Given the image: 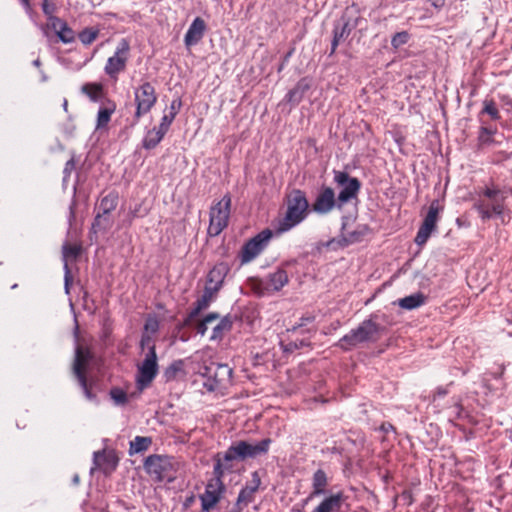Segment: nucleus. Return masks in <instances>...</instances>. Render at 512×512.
Instances as JSON below:
<instances>
[{"mask_svg":"<svg viewBox=\"0 0 512 512\" xmlns=\"http://www.w3.org/2000/svg\"><path fill=\"white\" fill-rule=\"evenodd\" d=\"M183 362L181 360L173 362L165 370V377L167 380L173 379L176 374L182 370Z\"/></svg>","mask_w":512,"mask_h":512,"instance_id":"42","label":"nucleus"},{"mask_svg":"<svg viewBox=\"0 0 512 512\" xmlns=\"http://www.w3.org/2000/svg\"><path fill=\"white\" fill-rule=\"evenodd\" d=\"M229 272L228 264L224 262L217 263L208 273L206 286L215 288L219 292L221 289L224 279Z\"/></svg>","mask_w":512,"mask_h":512,"instance_id":"18","label":"nucleus"},{"mask_svg":"<svg viewBox=\"0 0 512 512\" xmlns=\"http://www.w3.org/2000/svg\"><path fill=\"white\" fill-rule=\"evenodd\" d=\"M111 227V221L109 219V214H103V212H98L94 222L92 224V230L94 233H97L101 230H107Z\"/></svg>","mask_w":512,"mask_h":512,"instance_id":"30","label":"nucleus"},{"mask_svg":"<svg viewBox=\"0 0 512 512\" xmlns=\"http://www.w3.org/2000/svg\"><path fill=\"white\" fill-rule=\"evenodd\" d=\"M115 111V105L112 104L110 107L100 108L97 114V124L96 128L105 127L111 118V115Z\"/></svg>","mask_w":512,"mask_h":512,"instance_id":"32","label":"nucleus"},{"mask_svg":"<svg viewBox=\"0 0 512 512\" xmlns=\"http://www.w3.org/2000/svg\"><path fill=\"white\" fill-rule=\"evenodd\" d=\"M182 106V101L180 98H177V99H173L171 104H170V107H169V113L167 114L168 116H173V119H175L176 115L178 114L180 108Z\"/></svg>","mask_w":512,"mask_h":512,"instance_id":"48","label":"nucleus"},{"mask_svg":"<svg viewBox=\"0 0 512 512\" xmlns=\"http://www.w3.org/2000/svg\"><path fill=\"white\" fill-rule=\"evenodd\" d=\"M272 440L264 438L256 443L238 440L223 453L214 456L213 478L207 483L204 493L200 496L203 511H210L220 500L225 490L222 477L232 472L234 462L246 461L266 455L269 452Z\"/></svg>","mask_w":512,"mask_h":512,"instance_id":"1","label":"nucleus"},{"mask_svg":"<svg viewBox=\"0 0 512 512\" xmlns=\"http://www.w3.org/2000/svg\"><path fill=\"white\" fill-rule=\"evenodd\" d=\"M78 482H79V476H78V475H75V476L73 477V483H74V484H78Z\"/></svg>","mask_w":512,"mask_h":512,"instance_id":"61","label":"nucleus"},{"mask_svg":"<svg viewBox=\"0 0 512 512\" xmlns=\"http://www.w3.org/2000/svg\"><path fill=\"white\" fill-rule=\"evenodd\" d=\"M494 133L491 129L487 127H482L479 133V140L482 143H487L490 141V136Z\"/></svg>","mask_w":512,"mask_h":512,"instance_id":"52","label":"nucleus"},{"mask_svg":"<svg viewBox=\"0 0 512 512\" xmlns=\"http://www.w3.org/2000/svg\"><path fill=\"white\" fill-rule=\"evenodd\" d=\"M442 210L438 200H433L429 206L427 215L425 216L422 225L420 226L415 237V243L419 246L425 244L429 239L431 233L436 228L438 214Z\"/></svg>","mask_w":512,"mask_h":512,"instance_id":"13","label":"nucleus"},{"mask_svg":"<svg viewBox=\"0 0 512 512\" xmlns=\"http://www.w3.org/2000/svg\"><path fill=\"white\" fill-rule=\"evenodd\" d=\"M56 34L63 43H71L75 40V33L66 22Z\"/></svg>","mask_w":512,"mask_h":512,"instance_id":"36","label":"nucleus"},{"mask_svg":"<svg viewBox=\"0 0 512 512\" xmlns=\"http://www.w3.org/2000/svg\"><path fill=\"white\" fill-rule=\"evenodd\" d=\"M346 27L347 25L345 24L340 30L339 29H335L334 31V37H333V41H332V50H331V53H334L335 50H336V47L338 46L339 44V41L347 34L346 32Z\"/></svg>","mask_w":512,"mask_h":512,"instance_id":"46","label":"nucleus"},{"mask_svg":"<svg viewBox=\"0 0 512 512\" xmlns=\"http://www.w3.org/2000/svg\"><path fill=\"white\" fill-rule=\"evenodd\" d=\"M205 31V21L200 17H196L185 34L184 43L186 47L196 45L203 38Z\"/></svg>","mask_w":512,"mask_h":512,"instance_id":"17","label":"nucleus"},{"mask_svg":"<svg viewBox=\"0 0 512 512\" xmlns=\"http://www.w3.org/2000/svg\"><path fill=\"white\" fill-rule=\"evenodd\" d=\"M455 407H456V410H457V411H456V415H457V416H460V413H461V410H462V406L460 405V403H458V402H457V403L455 404Z\"/></svg>","mask_w":512,"mask_h":512,"instance_id":"57","label":"nucleus"},{"mask_svg":"<svg viewBox=\"0 0 512 512\" xmlns=\"http://www.w3.org/2000/svg\"><path fill=\"white\" fill-rule=\"evenodd\" d=\"M309 204L305 194L295 190L287 201L285 216L279 221L278 231L286 232L301 223L307 216Z\"/></svg>","mask_w":512,"mask_h":512,"instance_id":"3","label":"nucleus"},{"mask_svg":"<svg viewBox=\"0 0 512 512\" xmlns=\"http://www.w3.org/2000/svg\"><path fill=\"white\" fill-rule=\"evenodd\" d=\"M90 360V353L78 346L75 351V360L73 364V373L76 376L79 385L81 386L85 397L90 401H96V396L91 392L88 387L85 370Z\"/></svg>","mask_w":512,"mask_h":512,"instance_id":"12","label":"nucleus"},{"mask_svg":"<svg viewBox=\"0 0 512 512\" xmlns=\"http://www.w3.org/2000/svg\"><path fill=\"white\" fill-rule=\"evenodd\" d=\"M72 219H74V211H73V207L71 206L70 207V217H69V221L71 222Z\"/></svg>","mask_w":512,"mask_h":512,"instance_id":"58","label":"nucleus"},{"mask_svg":"<svg viewBox=\"0 0 512 512\" xmlns=\"http://www.w3.org/2000/svg\"><path fill=\"white\" fill-rule=\"evenodd\" d=\"M71 283H72L71 271L68 267V264L65 263L64 264V289H65L66 294H69V292H70Z\"/></svg>","mask_w":512,"mask_h":512,"instance_id":"47","label":"nucleus"},{"mask_svg":"<svg viewBox=\"0 0 512 512\" xmlns=\"http://www.w3.org/2000/svg\"><path fill=\"white\" fill-rule=\"evenodd\" d=\"M309 89L310 82L306 78H303L298 81L295 87L286 94L285 100L292 106H296L301 102Z\"/></svg>","mask_w":512,"mask_h":512,"instance_id":"21","label":"nucleus"},{"mask_svg":"<svg viewBox=\"0 0 512 512\" xmlns=\"http://www.w3.org/2000/svg\"><path fill=\"white\" fill-rule=\"evenodd\" d=\"M129 51V42L124 38L121 39L116 47L113 56L108 58L104 68L105 73L109 77L116 78L120 72L125 70L128 61Z\"/></svg>","mask_w":512,"mask_h":512,"instance_id":"11","label":"nucleus"},{"mask_svg":"<svg viewBox=\"0 0 512 512\" xmlns=\"http://www.w3.org/2000/svg\"><path fill=\"white\" fill-rule=\"evenodd\" d=\"M152 444L150 437L136 436L131 442L129 447V454H137L146 451Z\"/></svg>","mask_w":512,"mask_h":512,"instance_id":"25","label":"nucleus"},{"mask_svg":"<svg viewBox=\"0 0 512 512\" xmlns=\"http://www.w3.org/2000/svg\"><path fill=\"white\" fill-rule=\"evenodd\" d=\"M217 293L218 291H216L215 288H211L205 285L203 294L195 302L194 307L189 312L187 318L184 320V324L187 326L191 325L193 319L198 316L201 311L207 309L215 300Z\"/></svg>","mask_w":512,"mask_h":512,"instance_id":"15","label":"nucleus"},{"mask_svg":"<svg viewBox=\"0 0 512 512\" xmlns=\"http://www.w3.org/2000/svg\"><path fill=\"white\" fill-rule=\"evenodd\" d=\"M134 101L136 111L133 117V125L137 124L140 118L151 111L157 102V94L150 82H143L134 90Z\"/></svg>","mask_w":512,"mask_h":512,"instance_id":"6","label":"nucleus"},{"mask_svg":"<svg viewBox=\"0 0 512 512\" xmlns=\"http://www.w3.org/2000/svg\"><path fill=\"white\" fill-rule=\"evenodd\" d=\"M73 168H74V161L73 160L67 161L65 168H64V173H69Z\"/></svg>","mask_w":512,"mask_h":512,"instance_id":"56","label":"nucleus"},{"mask_svg":"<svg viewBox=\"0 0 512 512\" xmlns=\"http://www.w3.org/2000/svg\"><path fill=\"white\" fill-rule=\"evenodd\" d=\"M47 20L48 26L52 28L55 31V33H57L61 29V26L65 23V21H63L57 16H53Z\"/></svg>","mask_w":512,"mask_h":512,"instance_id":"50","label":"nucleus"},{"mask_svg":"<svg viewBox=\"0 0 512 512\" xmlns=\"http://www.w3.org/2000/svg\"><path fill=\"white\" fill-rule=\"evenodd\" d=\"M174 121L173 119V116H168L167 114H165L162 119H161V122H160V125L158 128H156V130L163 136H165V134L167 133V131L169 130V127L170 125L172 124V122Z\"/></svg>","mask_w":512,"mask_h":512,"instance_id":"45","label":"nucleus"},{"mask_svg":"<svg viewBox=\"0 0 512 512\" xmlns=\"http://www.w3.org/2000/svg\"><path fill=\"white\" fill-rule=\"evenodd\" d=\"M507 192L498 188H486L483 197L474 204V208L483 220L500 216L504 212V201Z\"/></svg>","mask_w":512,"mask_h":512,"instance_id":"4","label":"nucleus"},{"mask_svg":"<svg viewBox=\"0 0 512 512\" xmlns=\"http://www.w3.org/2000/svg\"><path fill=\"white\" fill-rule=\"evenodd\" d=\"M289 282L288 274L283 268L269 273L266 277L259 280V288L263 292H278Z\"/></svg>","mask_w":512,"mask_h":512,"instance_id":"14","label":"nucleus"},{"mask_svg":"<svg viewBox=\"0 0 512 512\" xmlns=\"http://www.w3.org/2000/svg\"><path fill=\"white\" fill-rule=\"evenodd\" d=\"M335 193L332 188H323L316 197L312 208L319 214H327L336 206Z\"/></svg>","mask_w":512,"mask_h":512,"instance_id":"16","label":"nucleus"},{"mask_svg":"<svg viewBox=\"0 0 512 512\" xmlns=\"http://www.w3.org/2000/svg\"><path fill=\"white\" fill-rule=\"evenodd\" d=\"M294 346H295V348L303 347V341H301L299 345L295 343Z\"/></svg>","mask_w":512,"mask_h":512,"instance_id":"63","label":"nucleus"},{"mask_svg":"<svg viewBox=\"0 0 512 512\" xmlns=\"http://www.w3.org/2000/svg\"><path fill=\"white\" fill-rule=\"evenodd\" d=\"M272 235L271 230L265 229L247 241L240 253L241 263L246 264L254 260L267 247Z\"/></svg>","mask_w":512,"mask_h":512,"instance_id":"10","label":"nucleus"},{"mask_svg":"<svg viewBox=\"0 0 512 512\" xmlns=\"http://www.w3.org/2000/svg\"><path fill=\"white\" fill-rule=\"evenodd\" d=\"M144 468L157 481H171L173 479V463L168 456L150 455L145 459Z\"/></svg>","mask_w":512,"mask_h":512,"instance_id":"7","label":"nucleus"},{"mask_svg":"<svg viewBox=\"0 0 512 512\" xmlns=\"http://www.w3.org/2000/svg\"><path fill=\"white\" fill-rule=\"evenodd\" d=\"M220 315L216 312H211L207 314L201 321H198L195 325V329L197 333L201 336H204L207 332L208 325L215 320H218Z\"/></svg>","mask_w":512,"mask_h":512,"instance_id":"31","label":"nucleus"},{"mask_svg":"<svg viewBox=\"0 0 512 512\" xmlns=\"http://www.w3.org/2000/svg\"><path fill=\"white\" fill-rule=\"evenodd\" d=\"M376 316L362 321L356 328L350 330L335 344L343 351H350L360 345L376 342L384 327L375 321Z\"/></svg>","mask_w":512,"mask_h":512,"instance_id":"2","label":"nucleus"},{"mask_svg":"<svg viewBox=\"0 0 512 512\" xmlns=\"http://www.w3.org/2000/svg\"><path fill=\"white\" fill-rule=\"evenodd\" d=\"M41 7H42V11L43 13L45 14V16L47 17V19L55 16V12L57 10V7H56V4L51 1V0H43L42 4H41Z\"/></svg>","mask_w":512,"mask_h":512,"instance_id":"44","label":"nucleus"},{"mask_svg":"<svg viewBox=\"0 0 512 512\" xmlns=\"http://www.w3.org/2000/svg\"><path fill=\"white\" fill-rule=\"evenodd\" d=\"M201 375L207 376L206 381L203 382V387L208 392H213L219 388L220 383L215 379V377L212 374H207L206 371L204 370L203 372H201Z\"/></svg>","mask_w":512,"mask_h":512,"instance_id":"40","label":"nucleus"},{"mask_svg":"<svg viewBox=\"0 0 512 512\" xmlns=\"http://www.w3.org/2000/svg\"><path fill=\"white\" fill-rule=\"evenodd\" d=\"M152 334H149V333H146V332H143L142 335H141V340H140V347L142 349H144L145 347H147L149 349V347L151 345H155L153 343V339H152Z\"/></svg>","mask_w":512,"mask_h":512,"instance_id":"51","label":"nucleus"},{"mask_svg":"<svg viewBox=\"0 0 512 512\" xmlns=\"http://www.w3.org/2000/svg\"><path fill=\"white\" fill-rule=\"evenodd\" d=\"M80 253V247L76 245L65 244L62 248L64 264H68V258H76Z\"/></svg>","mask_w":512,"mask_h":512,"instance_id":"38","label":"nucleus"},{"mask_svg":"<svg viewBox=\"0 0 512 512\" xmlns=\"http://www.w3.org/2000/svg\"><path fill=\"white\" fill-rule=\"evenodd\" d=\"M219 319H220V321L213 328L212 334L210 336L211 341L222 340L224 335L232 329L233 317L231 315L228 314Z\"/></svg>","mask_w":512,"mask_h":512,"instance_id":"23","label":"nucleus"},{"mask_svg":"<svg viewBox=\"0 0 512 512\" xmlns=\"http://www.w3.org/2000/svg\"><path fill=\"white\" fill-rule=\"evenodd\" d=\"M344 502L342 492L325 497L312 512H339Z\"/></svg>","mask_w":512,"mask_h":512,"instance_id":"19","label":"nucleus"},{"mask_svg":"<svg viewBox=\"0 0 512 512\" xmlns=\"http://www.w3.org/2000/svg\"><path fill=\"white\" fill-rule=\"evenodd\" d=\"M82 91L83 93H85L91 100L93 101H97V99L99 98L101 92H102V87L100 84H96V83H87L85 85H83L82 87Z\"/></svg>","mask_w":512,"mask_h":512,"instance_id":"34","label":"nucleus"},{"mask_svg":"<svg viewBox=\"0 0 512 512\" xmlns=\"http://www.w3.org/2000/svg\"><path fill=\"white\" fill-rule=\"evenodd\" d=\"M448 392V387H438L433 394V401H435L437 398L445 397Z\"/></svg>","mask_w":512,"mask_h":512,"instance_id":"53","label":"nucleus"},{"mask_svg":"<svg viewBox=\"0 0 512 512\" xmlns=\"http://www.w3.org/2000/svg\"><path fill=\"white\" fill-rule=\"evenodd\" d=\"M334 181L342 188L337 198L338 208L357 197L361 188L357 178L351 177L347 172L338 171L335 172Z\"/></svg>","mask_w":512,"mask_h":512,"instance_id":"9","label":"nucleus"},{"mask_svg":"<svg viewBox=\"0 0 512 512\" xmlns=\"http://www.w3.org/2000/svg\"><path fill=\"white\" fill-rule=\"evenodd\" d=\"M482 112L488 114L493 120H498L500 118L499 111L493 101H485Z\"/></svg>","mask_w":512,"mask_h":512,"instance_id":"43","label":"nucleus"},{"mask_svg":"<svg viewBox=\"0 0 512 512\" xmlns=\"http://www.w3.org/2000/svg\"><path fill=\"white\" fill-rule=\"evenodd\" d=\"M163 135H161L156 128L149 130L142 141V146L146 150L154 149L163 139Z\"/></svg>","mask_w":512,"mask_h":512,"instance_id":"26","label":"nucleus"},{"mask_svg":"<svg viewBox=\"0 0 512 512\" xmlns=\"http://www.w3.org/2000/svg\"><path fill=\"white\" fill-rule=\"evenodd\" d=\"M20 1H21V4L23 5V7L25 8L26 12L30 13L32 11V8L30 5V0H20Z\"/></svg>","mask_w":512,"mask_h":512,"instance_id":"55","label":"nucleus"},{"mask_svg":"<svg viewBox=\"0 0 512 512\" xmlns=\"http://www.w3.org/2000/svg\"><path fill=\"white\" fill-rule=\"evenodd\" d=\"M110 396L116 405H124L128 400L126 392L120 388H112Z\"/></svg>","mask_w":512,"mask_h":512,"instance_id":"39","label":"nucleus"},{"mask_svg":"<svg viewBox=\"0 0 512 512\" xmlns=\"http://www.w3.org/2000/svg\"><path fill=\"white\" fill-rule=\"evenodd\" d=\"M203 369L207 374H212L220 385L229 382L233 373L232 369L227 364L212 363L210 366H205Z\"/></svg>","mask_w":512,"mask_h":512,"instance_id":"22","label":"nucleus"},{"mask_svg":"<svg viewBox=\"0 0 512 512\" xmlns=\"http://www.w3.org/2000/svg\"><path fill=\"white\" fill-rule=\"evenodd\" d=\"M93 462L96 467L101 468L104 463L111 464L113 467L116 466V461L112 455H107L105 452H94Z\"/></svg>","mask_w":512,"mask_h":512,"instance_id":"33","label":"nucleus"},{"mask_svg":"<svg viewBox=\"0 0 512 512\" xmlns=\"http://www.w3.org/2000/svg\"><path fill=\"white\" fill-rule=\"evenodd\" d=\"M159 330V321L155 316H149L144 324L143 332L154 335Z\"/></svg>","mask_w":512,"mask_h":512,"instance_id":"41","label":"nucleus"},{"mask_svg":"<svg viewBox=\"0 0 512 512\" xmlns=\"http://www.w3.org/2000/svg\"><path fill=\"white\" fill-rule=\"evenodd\" d=\"M67 105H68L67 100H64L63 108H64V109H67Z\"/></svg>","mask_w":512,"mask_h":512,"instance_id":"64","label":"nucleus"},{"mask_svg":"<svg viewBox=\"0 0 512 512\" xmlns=\"http://www.w3.org/2000/svg\"><path fill=\"white\" fill-rule=\"evenodd\" d=\"M410 40V34L407 31L397 32L392 36L391 46L394 49H398L399 47L405 45Z\"/></svg>","mask_w":512,"mask_h":512,"instance_id":"37","label":"nucleus"},{"mask_svg":"<svg viewBox=\"0 0 512 512\" xmlns=\"http://www.w3.org/2000/svg\"><path fill=\"white\" fill-rule=\"evenodd\" d=\"M231 210V197L226 194L215 203L209 212V226L207 233L216 237L228 226Z\"/></svg>","mask_w":512,"mask_h":512,"instance_id":"5","label":"nucleus"},{"mask_svg":"<svg viewBox=\"0 0 512 512\" xmlns=\"http://www.w3.org/2000/svg\"><path fill=\"white\" fill-rule=\"evenodd\" d=\"M40 60L39 59H36L33 61V65L36 66V67H39L40 66Z\"/></svg>","mask_w":512,"mask_h":512,"instance_id":"60","label":"nucleus"},{"mask_svg":"<svg viewBox=\"0 0 512 512\" xmlns=\"http://www.w3.org/2000/svg\"><path fill=\"white\" fill-rule=\"evenodd\" d=\"M99 34L98 29L94 28H85L83 31L79 33V40L84 45H90L92 42L95 41Z\"/></svg>","mask_w":512,"mask_h":512,"instance_id":"35","label":"nucleus"},{"mask_svg":"<svg viewBox=\"0 0 512 512\" xmlns=\"http://www.w3.org/2000/svg\"><path fill=\"white\" fill-rule=\"evenodd\" d=\"M368 230L369 229L366 225H359L355 230L344 234V241L348 244L360 242L368 233Z\"/></svg>","mask_w":512,"mask_h":512,"instance_id":"28","label":"nucleus"},{"mask_svg":"<svg viewBox=\"0 0 512 512\" xmlns=\"http://www.w3.org/2000/svg\"><path fill=\"white\" fill-rule=\"evenodd\" d=\"M158 362L155 345H151L146 352L144 359L138 365L136 382L140 388L151 384L158 374Z\"/></svg>","mask_w":512,"mask_h":512,"instance_id":"8","label":"nucleus"},{"mask_svg":"<svg viewBox=\"0 0 512 512\" xmlns=\"http://www.w3.org/2000/svg\"><path fill=\"white\" fill-rule=\"evenodd\" d=\"M426 297L423 293L417 292L398 300V305L405 310H413L425 304Z\"/></svg>","mask_w":512,"mask_h":512,"instance_id":"24","label":"nucleus"},{"mask_svg":"<svg viewBox=\"0 0 512 512\" xmlns=\"http://www.w3.org/2000/svg\"><path fill=\"white\" fill-rule=\"evenodd\" d=\"M328 483L326 472L322 469L316 470L312 476V492L305 501L307 502L316 496L325 494Z\"/></svg>","mask_w":512,"mask_h":512,"instance_id":"20","label":"nucleus"},{"mask_svg":"<svg viewBox=\"0 0 512 512\" xmlns=\"http://www.w3.org/2000/svg\"><path fill=\"white\" fill-rule=\"evenodd\" d=\"M310 320H311V318H306V319L301 318V322L299 323L298 327H302L305 324L304 321H310Z\"/></svg>","mask_w":512,"mask_h":512,"instance_id":"59","label":"nucleus"},{"mask_svg":"<svg viewBox=\"0 0 512 512\" xmlns=\"http://www.w3.org/2000/svg\"><path fill=\"white\" fill-rule=\"evenodd\" d=\"M382 428H383V430H384V431H386V432H387V431H388V429H392L393 427H392V425H390V424H389V425H388V427H386L385 425H383V426H382Z\"/></svg>","mask_w":512,"mask_h":512,"instance_id":"62","label":"nucleus"},{"mask_svg":"<svg viewBox=\"0 0 512 512\" xmlns=\"http://www.w3.org/2000/svg\"><path fill=\"white\" fill-rule=\"evenodd\" d=\"M118 202V196L115 194H108L105 197H103L99 204V211L103 212V214H110L111 211H113Z\"/></svg>","mask_w":512,"mask_h":512,"instance_id":"29","label":"nucleus"},{"mask_svg":"<svg viewBox=\"0 0 512 512\" xmlns=\"http://www.w3.org/2000/svg\"><path fill=\"white\" fill-rule=\"evenodd\" d=\"M433 7L440 9L445 5L446 0H428Z\"/></svg>","mask_w":512,"mask_h":512,"instance_id":"54","label":"nucleus"},{"mask_svg":"<svg viewBox=\"0 0 512 512\" xmlns=\"http://www.w3.org/2000/svg\"><path fill=\"white\" fill-rule=\"evenodd\" d=\"M255 491L251 490L248 487H244L241 489V491L238 494L237 497V510L236 512H241L243 509V506H247L249 503L253 501Z\"/></svg>","mask_w":512,"mask_h":512,"instance_id":"27","label":"nucleus"},{"mask_svg":"<svg viewBox=\"0 0 512 512\" xmlns=\"http://www.w3.org/2000/svg\"><path fill=\"white\" fill-rule=\"evenodd\" d=\"M261 484V479L257 471L253 472L251 474V481L249 484L246 485V487L250 488L253 491H257L259 486Z\"/></svg>","mask_w":512,"mask_h":512,"instance_id":"49","label":"nucleus"}]
</instances>
